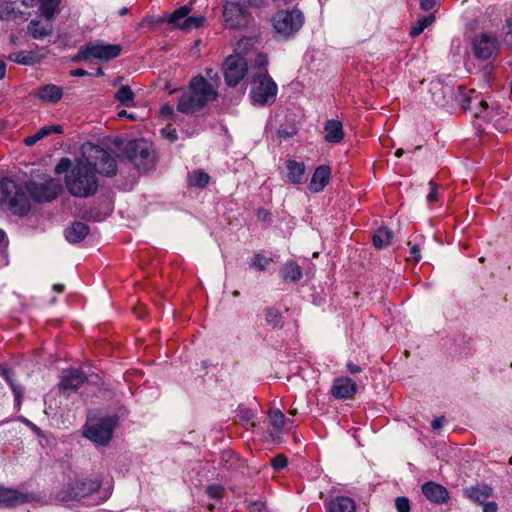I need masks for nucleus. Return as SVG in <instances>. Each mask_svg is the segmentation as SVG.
Here are the masks:
<instances>
[{"label":"nucleus","instance_id":"nucleus-1","mask_svg":"<svg viewBox=\"0 0 512 512\" xmlns=\"http://www.w3.org/2000/svg\"><path fill=\"white\" fill-rule=\"evenodd\" d=\"M217 98V91L203 76L190 81L187 91L179 98L177 109L183 113H194Z\"/></svg>","mask_w":512,"mask_h":512},{"label":"nucleus","instance_id":"nucleus-2","mask_svg":"<svg viewBox=\"0 0 512 512\" xmlns=\"http://www.w3.org/2000/svg\"><path fill=\"white\" fill-rule=\"evenodd\" d=\"M66 186L68 191L76 197H88L97 191L98 180L92 168V162H89L83 153L67 175Z\"/></svg>","mask_w":512,"mask_h":512},{"label":"nucleus","instance_id":"nucleus-3","mask_svg":"<svg viewBox=\"0 0 512 512\" xmlns=\"http://www.w3.org/2000/svg\"><path fill=\"white\" fill-rule=\"evenodd\" d=\"M0 205L7 206L12 213L25 215L30 209L26 193L12 180L0 182Z\"/></svg>","mask_w":512,"mask_h":512},{"label":"nucleus","instance_id":"nucleus-4","mask_svg":"<svg viewBox=\"0 0 512 512\" xmlns=\"http://www.w3.org/2000/svg\"><path fill=\"white\" fill-rule=\"evenodd\" d=\"M277 91V84L269 76L267 70L254 74L253 88L251 90V98L254 103L259 105L274 103Z\"/></svg>","mask_w":512,"mask_h":512},{"label":"nucleus","instance_id":"nucleus-5","mask_svg":"<svg viewBox=\"0 0 512 512\" xmlns=\"http://www.w3.org/2000/svg\"><path fill=\"white\" fill-rule=\"evenodd\" d=\"M82 152L89 162H92L94 172L105 176H113L117 170L116 160L98 145L85 144Z\"/></svg>","mask_w":512,"mask_h":512},{"label":"nucleus","instance_id":"nucleus-6","mask_svg":"<svg viewBox=\"0 0 512 512\" xmlns=\"http://www.w3.org/2000/svg\"><path fill=\"white\" fill-rule=\"evenodd\" d=\"M127 157L140 171H148L154 166L155 155L151 143L144 139L130 141L125 149Z\"/></svg>","mask_w":512,"mask_h":512},{"label":"nucleus","instance_id":"nucleus-7","mask_svg":"<svg viewBox=\"0 0 512 512\" xmlns=\"http://www.w3.org/2000/svg\"><path fill=\"white\" fill-rule=\"evenodd\" d=\"M273 27L283 37H289L300 30L304 17L300 10L278 11L272 19Z\"/></svg>","mask_w":512,"mask_h":512},{"label":"nucleus","instance_id":"nucleus-8","mask_svg":"<svg viewBox=\"0 0 512 512\" xmlns=\"http://www.w3.org/2000/svg\"><path fill=\"white\" fill-rule=\"evenodd\" d=\"M116 425L114 417H106L86 425L84 436L97 445H107L113 435Z\"/></svg>","mask_w":512,"mask_h":512},{"label":"nucleus","instance_id":"nucleus-9","mask_svg":"<svg viewBox=\"0 0 512 512\" xmlns=\"http://www.w3.org/2000/svg\"><path fill=\"white\" fill-rule=\"evenodd\" d=\"M121 46L116 44H105L103 41H95L85 45L79 51V57L84 60L98 59L110 61L121 53Z\"/></svg>","mask_w":512,"mask_h":512},{"label":"nucleus","instance_id":"nucleus-10","mask_svg":"<svg viewBox=\"0 0 512 512\" xmlns=\"http://www.w3.org/2000/svg\"><path fill=\"white\" fill-rule=\"evenodd\" d=\"M28 190L31 196L38 202H50L54 200L62 190L59 180L44 178L42 181H32Z\"/></svg>","mask_w":512,"mask_h":512},{"label":"nucleus","instance_id":"nucleus-11","mask_svg":"<svg viewBox=\"0 0 512 512\" xmlns=\"http://www.w3.org/2000/svg\"><path fill=\"white\" fill-rule=\"evenodd\" d=\"M247 73V61L239 53L230 55L224 64V77L227 85L236 86Z\"/></svg>","mask_w":512,"mask_h":512},{"label":"nucleus","instance_id":"nucleus-12","mask_svg":"<svg viewBox=\"0 0 512 512\" xmlns=\"http://www.w3.org/2000/svg\"><path fill=\"white\" fill-rule=\"evenodd\" d=\"M190 11L191 8L187 5L178 8L170 15L169 23L184 31L201 27L205 18L203 16H189Z\"/></svg>","mask_w":512,"mask_h":512},{"label":"nucleus","instance_id":"nucleus-13","mask_svg":"<svg viewBox=\"0 0 512 512\" xmlns=\"http://www.w3.org/2000/svg\"><path fill=\"white\" fill-rule=\"evenodd\" d=\"M472 50L476 58L489 59L497 52L498 41L492 35L481 33L472 39Z\"/></svg>","mask_w":512,"mask_h":512},{"label":"nucleus","instance_id":"nucleus-14","mask_svg":"<svg viewBox=\"0 0 512 512\" xmlns=\"http://www.w3.org/2000/svg\"><path fill=\"white\" fill-rule=\"evenodd\" d=\"M35 499L36 496L32 493L20 491L15 488L0 486V506L2 507H16L31 503Z\"/></svg>","mask_w":512,"mask_h":512},{"label":"nucleus","instance_id":"nucleus-15","mask_svg":"<svg viewBox=\"0 0 512 512\" xmlns=\"http://www.w3.org/2000/svg\"><path fill=\"white\" fill-rule=\"evenodd\" d=\"M86 381L85 374L77 368H70L63 371L59 383L60 389L65 393L77 391Z\"/></svg>","mask_w":512,"mask_h":512},{"label":"nucleus","instance_id":"nucleus-16","mask_svg":"<svg viewBox=\"0 0 512 512\" xmlns=\"http://www.w3.org/2000/svg\"><path fill=\"white\" fill-rule=\"evenodd\" d=\"M458 102L464 110H473L474 117L489 118V113L487 115L483 114V112L488 109L487 102L483 99H479L474 90H469L468 94H463Z\"/></svg>","mask_w":512,"mask_h":512},{"label":"nucleus","instance_id":"nucleus-17","mask_svg":"<svg viewBox=\"0 0 512 512\" xmlns=\"http://www.w3.org/2000/svg\"><path fill=\"white\" fill-rule=\"evenodd\" d=\"M421 490L426 499L434 504L442 505L449 500L448 490L443 485L436 482L429 481L424 483Z\"/></svg>","mask_w":512,"mask_h":512},{"label":"nucleus","instance_id":"nucleus-18","mask_svg":"<svg viewBox=\"0 0 512 512\" xmlns=\"http://www.w3.org/2000/svg\"><path fill=\"white\" fill-rule=\"evenodd\" d=\"M356 392V383L348 377L335 379L331 388L332 395L337 399L351 398L356 394Z\"/></svg>","mask_w":512,"mask_h":512},{"label":"nucleus","instance_id":"nucleus-19","mask_svg":"<svg viewBox=\"0 0 512 512\" xmlns=\"http://www.w3.org/2000/svg\"><path fill=\"white\" fill-rule=\"evenodd\" d=\"M223 17L230 28H238L245 23V17L239 4L230 2L224 6Z\"/></svg>","mask_w":512,"mask_h":512},{"label":"nucleus","instance_id":"nucleus-20","mask_svg":"<svg viewBox=\"0 0 512 512\" xmlns=\"http://www.w3.org/2000/svg\"><path fill=\"white\" fill-rule=\"evenodd\" d=\"M100 487L98 480H77L69 493L70 498L80 500L96 492Z\"/></svg>","mask_w":512,"mask_h":512},{"label":"nucleus","instance_id":"nucleus-21","mask_svg":"<svg viewBox=\"0 0 512 512\" xmlns=\"http://www.w3.org/2000/svg\"><path fill=\"white\" fill-rule=\"evenodd\" d=\"M464 494L475 503L484 504L493 494V489L487 484H477L465 489Z\"/></svg>","mask_w":512,"mask_h":512},{"label":"nucleus","instance_id":"nucleus-22","mask_svg":"<svg viewBox=\"0 0 512 512\" xmlns=\"http://www.w3.org/2000/svg\"><path fill=\"white\" fill-rule=\"evenodd\" d=\"M330 173L329 166L321 165L317 167L310 181L309 189L315 193L322 191L329 182Z\"/></svg>","mask_w":512,"mask_h":512},{"label":"nucleus","instance_id":"nucleus-23","mask_svg":"<svg viewBox=\"0 0 512 512\" xmlns=\"http://www.w3.org/2000/svg\"><path fill=\"white\" fill-rule=\"evenodd\" d=\"M35 96L46 103H57L63 96V89L55 84L41 86Z\"/></svg>","mask_w":512,"mask_h":512},{"label":"nucleus","instance_id":"nucleus-24","mask_svg":"<svg viewBox=\"0 0 512 512\" xmlns=\"http://www.w3.org/2000/svg\"><path fill=\"white\" fill-rule=\"evenodd\" d=\"M44 58V54L37 51H18L8 56L10 61L22 65H34Z\"/></svg>","mask_w":512,"mask_h":512},{"label":"nucleus","instance_id":"nucleus-25","mask_svg":"<svg viewBox=\"0 0 512 512\" xmlns=\"http://www.w3.org/2000/svg\"><path fill=\"white\" fill-rule=\"evenodd\" d=\"M324 131V138L329 143H339L343 140V126L342 123L338 120H328L324 126Z\"/></svg>","mask_w":512,"mask_h":512},{"label":"nucleus","instance_id":"nucleus-26","mask_svg":"<svg viewBox=\"0 0 512 512\" xmlns=\"http://www.w3.org/2000/svg\"><path fill=\"white\" fill-rule=\"evenodd\" d=\"M287 178L292 184H300L305 174V164L295 160L286 161Z\"/></svg>","mask_w":512,"mask_h":512},{"label":"nucleus","instance_id":"nucleus-27","mask_svg":"<svg viewBox=\"0 0 512 512\" xmlns=\"http://www.w3.org/2000/svg\"><path fill=\"white\" fill-rule=\"evenodd\" d=\"M89 233V227L83 222H74L65 230V238L70 243L82 241Z\"/></svg>","mask_w":512,"mask_h":512},{"label":"nucleus","instance_id":"nucleus-28","mask_svg":"<svg viewBox=\"0 0 512 512\" xmlns=\"http://www.w3.org/2000/svg\"><path fill=\"white\" fill-rule=\"evenodd\" d=\"M355 502L345 496L336 497L327 504L328 512H355Z\"/></svg>","mask_w":512,"mask_h":512},{"label":"nucleus","instance_id":"nucleus-29","mask_svg":"<svg viewBox=\"0 0 512 512\" xmlns=\"http://www.w3.org/2000/svg\"><path fill=\"white\" fill-rule=\"evenodd\" d=\"M63 128L61 125H47L40 128L35 134L27 136L24 139V143L26 146H33L35 145L39 140L43 139L44 137L52 134V133H62Z\"/></svg>","mask_w":512,"mask_h":512},{"label":"nucleus","instance_id":"nucleus-30","mask_svg":"<svg viewBox=\"0 0 512 512\" xmlns=\"http://www.w3.org/2000/svg\"><path fill=\"white\" fill-rule=\"evenodd\" d=\"M432 99L436 105L445 106L448 103V97H451L452 91L448 86L441 83H433L430 88Z\"/></svg>","mask_w":512,"mask_h":512},{"label":"nucleus","instance_id":"nucleus-31","mask_svg":"<svg viewBox=\"0 0 512 512\" xmlns=\"http://www.w3.org/2000/svg\"><path fill=\"white\" fill-rule=\"evenodd\" d=\"M280 275L285 282H297L302 278V270L296 262L289 261L281 268Z\"/></svg>","mask_w":512,"mask_h":512},{"label":"nucleus","instance_id":"nucleus-32","mask_svg":"<svg viewBox=\"0 0 512 512\" xmlns=\"http://www.w3.org/2000/svg\"><path fill=\"white\" fill-rule=\"evenodd\" d=\"M393 232L386 227L379 228L373 235V244L377 249H382L391 244Z\"/></svg>","mask_w":512,"mask_h":512},{"label":"nucleus","instance_id":"nucleus-33","mask_svg":"<svg viewBox=\"0 0 512 512\" xmlns=\"http://www.w3.org/2000/svg\"><path fill=\"white\" fill-rule=\"evenodd\" d=\"M435 21V16L433 14H429L427 16H423L419 18L410 29V35L412 37L419 36L425 28L430 26Z\"/></svg>","mask_w":512,"mask_h":512},{"label":"nucleus","instance_id":"nucleus-34","mask_svg":"<svg viewBox=\"0 0 512 512\" xmlns=\"http://www.w3.org/2000/svg\"><path fill=\"white\" fill-rule=\"evenodd\" d=\"M0 373L4 376L5 380L9 383L10 387L12 388L15 396V402L17 403V405H20L24 392L22 387L15 383L13 379V374L10 370L6 368H1Z\"/></svg>","mask_w":512,"mask_h":512},{"label":"nucleus","instance_id":"nucleus-35","mask_svg":"<svg viewBox=\"0 0 512 512\" xmlns=\"http://www.w3.org/2000/svg\"><path fill=\"white\" fill-rule=\"evenodd\" d=\"M265 320L267 325L272 328H282L284 325V320L281 313L275 308H267L265 311Z\"/></svg>","mask_w":512,"mask_h":512},{"label":"nucleus","instance_id":"nucleus-36","mask_svg":"<svg viewBox=\"0 0 512 512\" xmlns=\"http://www.w3.org/2000/svg\"><path fill=\"white\" fill-rule=\"evenodd\" d=\"M115 98L124 106L134 105V92L129 86H121L115 93Z\"/></svg>","mask_w":512,"mask_h":512},{"label":"nucleus","instance_id":"nucleus-37","mask_svg":"<svg viewBox=\"0 0 512 512\" xmlns=\"http://www.w3.org/2000/svg\"><path fill=\"white\" fill-rule=\"evenodd\" d=\"M268 422L277 431H280L289 420H287L280 409H271L268 414Z\"/></svg>","mask_w":512,"mask_h":512},{"label":"nucleus","instance_id":"nucleus-38","mask_svg":"<svg viewBox=\"0 0 512 512\" xmlns=\"http://www.w3.org/2000/svg\"><path fill=\"white\" fill-rule=\"evenodd\" d=\"M60 0H41V14L47 19H51L58 11Z\"/></svg>","mask_w":512,"mask_h":512},{"label":"nucleus","instance_id":"nucleus-39","mask_svg":"<svg viewBox=\"0 0 512 512\" xmlns=\"http://www.w3.org/2000/svg\"><path fill=\"white\" fill-rule=\"evenodd\" d=\"M28 31L35 39H42L50 34V28L42 26L38 21H32L28 26Z\"/></svg>","mask_w":512,"mask_h":512},{"label":"nucleus","instance_id":"nucleus-40","mask_svg":"<svg viewBox=\"0 0 512 512\" xmlns=\"http://www.w3.org/2000/svg\"><path fill=\"white\" fill-rule=\"evenodd\" d=\"M189 183L195 187H205L209 182V175L203 171H193L189 174Z\"/></svg>","mask_w":512,"mask_h":512},{"label":"nucleus","instance_id":"nucleus-41","mask_svg":"<svg viewBox=\"0 0 512 512\" xmlns=\"http://www.w3.org/2000/svg\"><path fill=\"white\" fill-rule=\"evenodd\" d=\"M237 417L246 425L254 426L255 413L249 408L239 407Z\"/></svg>","mask_w":512,"mask_h":512},{"label":"nucleus","instance_id":"nucleus-42","mask_svg":"<svg viewBox=\"0 0 512 512\" xmlns=\"http://www.w3.org/2000/svg\"><path fill=\"white\" fill-rule=\"evenodd\" d=\"M269 264H270V259L265 258L261 254H256L253 257L250 266L252 268H255V269L263 271V270L267 269Z\"/></svg>","mask_w":512,"mask_h":512},{"label":"nucleus","instance_id":"nucleus-43","mask_svg":"<svg viewBox=\"0 0 512 512\" xmlns=\"http://www.w3.org/2000/svg\"><path fill=\"white\" fill-rule=\"evenodd\" d=\"M268 64V58L265 54L257 53L253 63L251 64L252 68L257 67L259 69L258 72L266 70L265 67Z\"/></svg>","mask_w":512,"mask_h":512},{"label":"nucleus","instance_id":"nucleus-44","mask_svg":"<svg viewBox=\"0 0 512 512\" xmlns=\"http://www.w3.org/2000/svg\"><path fill=\"white\" fill-rule=\"evenodd\" d=\"M288 460L284 454H278L274 458L271 459V465L274 469L280 470L287 466Z\"/></svg>","mask_w":512,"mask_h":512},{"label":"nucleus","instance_id":"nucleus-45","mask_svg":"<svg viewBox=\"0 0 512 512\" xmlns=\"http://www.w3.org/2000/svg\"><path fill=\"white\" fill-rule=\"evenodd\" d=\"M71 167V160L69 158H61L58 164L55 166V172L57 174H63L67 172Z\"/></svg>","mask_w":512,"mask_h":512},{"label":"nucleus","instance_id":"nucleus-46","mask_svg":"<svg viewBox=\"0 0 512 512\" xmlns=\"http://www.w3.org/2000/svg\"><path fill=\"white\" fill-rule=\"evenodd\" d=\"M395 506L398 512H409L410 510L409 500L405 497H398L395 500Z\"/></svg>","mask_w":512,"mask_h":512},{"label":"nucleus","instance_id":"nucleus-47","mask_svg":"<svg viewBox=\"0 0 512 512\" xmlns=\"http://www.w3.org/2000/svg\"><path fill=\"white\" fill-rule=\"evenodd\" d=\"M507 31L504 36L505 44L512 49V16L507 19Z\"/></svg>","mask_w":512,"mask_h":512},{"label":"nucleus","instance_id":"nucleus-48","mask_svg":"<svg viewBox=\"0 0 512 512\" xmlns=\"http://www.w3.org/2000/svg\"><path fill=\"white\" fill-rule=\"evenodd\" d=\"M429 186H430V192L428 193L426 199H427L428 203H433L437 200L438 186H437V184H435L433 182H429Z\"/></svg>","mask_w":512,"mask_h":512},{"label":"nucleus","instance_id":"nucleus-49","mask_svg":"<svg viewBox=\"0 0 512 512\" xmlns=\"http://www.w3.org/2000/svg\"><path fill=\"white\" fill-rule=\"evenodd\" d=\"M410 261H413V262H419L420 259H421V254H420V248L418 245H412L411 248H410V256L408 258Z\"/></svg>","mask_w":512,"mask_h":512},{"label":"nucleus","instance_id":"nucleus-50","mask_svg":"<svg viewBox=\"0 0 512 512\" xmlns=\"http://www.w3.org/2000/svg\"><path fill=\"white\" fill-rule=\"evenodd\" d=\"M222 487L217 485H212L207 488V493L212 498H220L222 496Z\"/></svg>","mask_w":512,"mask_h":512},{"label":"nucleus","instance_id":"nucleus-51","mask_svg":"<svg viewBox=\"0 0 512 512\" xmlns=\"http://www.w3.org/2000/svg\"><path fill=\"white\" fill-rule=\"evenodd\" d=\"M438 3V0H419L420 8L424 11L433 9Z\"/></svg>","mask_w":512,"mask_h":512},{"label":"nucleus","instance_id":"nucleus-52","mask_svg":"<svg viewBox=\"0 0 512 512\" xmlns=\"http://www.w3.org/2000/svg\"><path fill=\"white\" fill-rule=\"evenodd\" d=\"M161 132H162V135L164 137H166L167 139H169L170 142H173L177 139V134H176L175 129H171L168 127V128L163 129Z\"/></svg>","mask_w":512,"mask_h":512},{"label":"nucleus","instance_id":"nucleus-53","mask_svg":"<svg viewBox=\"0 0 512 512\" xmlns=\"http://www.w3.org/2000/svg\"><path fill=\"white\" fill-rule=\"evenodd\" d=\"M498 506L497 503L494 501L491 502H485L483 506V512H497Z\"/></svg>","mask_w":512,"mask_h":512},{"label":"nucleus","instance_id":"nucleus-54","mask_svg":"<svg viewBox=\"0 0 512 512\" xmlns=\"http://www.w3.org/2000/svg\"><path fill=\"white\" fill-rule=\"evenodd\" d=\"M265 505L263 502H253L250 503L249 509L251 512H261L264 509Z\"/></svg>","mask_w":512,"mask_h":512},{"label":"nucleus","instance_id":"nucleus-55","mask_svg":"<svg viewBox=\"0 0 512 512\" xmlns=\"http://www.w3.org/2000/svg\"><path fill=\"white\" fill-rule=\"evenodd\" d=\"M443 423H444V418L443 417H439V418H435L431 422V426H432V428L434 430H438V429H440L443 426Z\"/></svg>","mask_w":512,"mask_h":512},{"label":"nucleus","instance_id":"nucleus-56","mask_svg":"<svg viewBox=\"0 0 512 512\" xmlns=\"http://www.w3.org/2000/svg\"><path fill=\"white\" fill-rule=\"evenodd\" d=\"M347 370L351 373V374H357V373H360L362 371L361 367L354 364V363H348L347 364Z\"/></svg>","mask_w":512,"mask_h":512},{"label":"nucleus","instance_id":"nucleus-57","mask_svg":"<svg viewBox=\"0 0 512 512\" xmlns=\"http://www.w3.org/2000/svg\"><path fill=\"white\" fill-rule=\"evenodd\" d=\"M87 71L84 69H74L70 71V75L74 77H82L87 75Z\"/></svg>","mask_w":512,"mask_h":512},{"label":"nucleus","instance_id":"nucleus-58","mask_svg":"<svg viewBox=\"0 0 512 512\" xmlns=\"http://www.w3.org/2000/svg\"><path fill=\"white\" fill-rule=\"evenodd\" d=\"M118 117L119 118H123V117H127L129 118L130 120H135V116L134 114L132 113H128L126 110H120L118 113H117Z\"/></svg>","mask_w":512,"mask_h":512},{"label":"nucleus","instance_id":"nucleus-59","mask_svg":"<svg viewBox=\"0 0 512 512\" xmlns=\"http://www.w3.org/2000/svg\"><path fill=\"white\" fill-rule=\"evenodd\" d=\"M173 113V108L170 105H164L161 108L162 115H171Z\"/></svg>","mask_w":512,"mask_h":512},{"label":"nucleus","instance_id":"nucleus-60","mask_svg":"<svg viewBox=\"0 0 512 512\" xmlns=\"http://www.w3.org/2000/svg\"><path fill=\"white\" fill-rule=\"evenodd\" d=\"M6 75V65L0 60V79H3Z\"/></svg>","mask_w":512,"mask_h":512},{"label":"nucleus","instance_id":"nucleus-61","mask_svg":"<svg viewBox=\"0 0 512 512\" xmlns=\"http://www.w3.org/2000/svg\"><path fill=\"white\" fill-rule=\"evenodd\" d=\"M53 289H54L56 292L61 293V292H63V290H64V286H63L62 284H55V285L53 286Z\"/></svg>","mask_w":512,"mask_h":512},{"label":"nucleus","instance_id":"nucleus-62","mask_svg":"<svg viewBox=\"0 0 512 512\" xmlns=\"http://www.w3.org/2000/svg\"><path fill=\"white\" fill-rule=\"evenodd\" d=\"M247 43H248L247 40L239 42L238 46H237V51H242Z\"/></svg>","mask_w":512,"mask_h":512},{"label":"nucleus","instance_id":"nucleus-63","mask_svg":"<svg viewBox=\"0 0 512 512\" xmlns=\"http://www.w3.org/2000/svg\"><path fill=\"white\" fill-rule=\"evenodd\" d=\"M403 152V149H397L395 152V156L399 158L403 155Z\"/></svg>","mask_w":512,"mask_h":512},{"label":"nucleus","instance_id":"nucleus-64","mask_svg":"<svg viewBox=\"0 0 512 512\" xmlns=\"http://www.w3.org/2000/svg\"><path fill=\"white\" fill-rule=\"evenodd\" d=\"M289 414L290 415H296L297 414V410L296 409H290L289 410Z\"/></svg>","mask_w":512,"mask_h":512}]
</instances>
